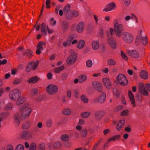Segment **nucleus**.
<instances>
[{
    "mask_svg": "<svg viewBox=\"0 0 150 150\" xmlns=\"http://www.w3.org/2000/svg\"><path fill=\"white\" fill-rule=\"evenodd\" d=\"M64 69V66H62L59 67H57L54 69V71L56 73H59L61 71L63 70Z\"/></svg>",
    "mask_w": 150,
    "mask_h": 150,
    "instance_id": "nucleus-34",
    "label": "nucleus"
},
{
    "mask_svg": "<svg viewBox=\"0 0 150 150\" xmlns=\"http://www.w3.org/2000/svg\"><path fill=\"white\" fill-rule=\"evenodd\" d=\"M139 87L140 92L142 94L146 96L148 95L149 93L145 88L143 84L142 83H139Z\"/></svg>",
    "mask_w": 150,
    "mask_h": 150,
    "instance_id": "nucleus-11",
    "label": "nucleus"
},
{
    "mask_svg": "<svg viewBox=\"0 0 150 150\" xmlns=\"http://www.w3.org/2000/svg\"><path fill=\"white\" fill-rule=\"evenodd\" d=\"M16 105H20L23 103L26 100V98L24 97H21L18 98L16 100Z\"/></svg>",
    "mask_w": 150,
    "mask_h": 150,
    "instance_id": "nucleus-22",
    "label": "nucleus"
},
{
    "mask_svg": "<svg viewBox=\"0 0 150 150\" xmlns=\"http://www.w3.org/2000/svg\"><path fill=\"white\" fill-rule=\"evenodd\" d=\"M125 123V120L124 119H122L120 120L116 126V129L117 130H120L122 127L123 126Z\"/></svg>",
    "mask_w": 150,
    "mask_h": 150,
    "instance_id": "nucleus-23",
    "label": "nucleus"
},
{
    "mask_svg": "<svg viewBox=\"0 0 150 150\" xmlns=\"http://www.w3.org/2000/svg\"><path fill=\"white\" fill-rule=\"evenodd\" d=\"M38 92L37 89L35 88H33L32 90L31 94L34 95L36 94Z\"/></svg>",
    "mask_w": 150,
    "mask_h": 150,
    "instance_id": "nucleus-61",
    "label": "nucleus"
},
{
    "mask_svg": "<svg viewBox=\"0 0 150 150\" xmlns=\"http://www.w3.org/2000/svg\"><path fill=\"white\" fill-rule=\"evenodd\" d=\"M21 96L20 91L18 89H16L11 91L10 93L9 97L11 100L16 101L18 98Z\"/></svg>",
    "mask_w": 150,
    "mask_h": 150,
    "instance_id": "nucleus-4",
    "label": "nucleus"
},
{
    "mask_svg": "<svg viewBox=\"0 0 150 150\" xmlns=\"http://www.w3.org/2000/svg\"><path fill=\"white\" fill-rule=\"evenodd\" d=\"M24 54L29 57H30L33 55V52L30 50H27L24 52Z\"/></svg>",
    "mask_w": 150,
    "mask_h": 150,
    "instance_id": "nucleus-36",
    "label": "nucleus"
},
{
    "mask_svg": "<svg viewBox=\"0 0 150 150\" xmlns=\"http://www.w3.org/2000/svg\"><path fill=\"white\" fill-rule=\"evenodd\" d=\"M102 81L107 88L110 89L112 87V83L111 81L108 78H105L102 79Z\"/></svg>",
    "mask_w": 150,
    "mask_h": 150,
    "instance_id": "nucleus-12",
    "label": "nucleus"
},
{
    "mask_svg": "<svg viewBox=\"0 0 150 150\" xmlns=\"http://www.w3.org/2000/svg\"><path fill=\"white\" fill-rule=\"evenodd\" d=\"M145 87L150 92V84L146 83L145 84Z\"/></svg>",
    "mask_w": 150,
    "mask_h": 150,
    "instance_id": "nucleus-62",
    "label": "nucleus"
},
{
    "mask_svg": "<svg viewBox=\"0 0 150 150\" xmlns=\"http://www.w3.org/2000/svg\"><path fill=\"white\" fill-rule=\"evenodd\" d=\"M106 98V95L105 93L103 92L102 95L100 96L98 98L93 100V101L95 102H98L100 103H103L105 100Z\"/></svg>",
    "mask_w": 150,
    "mask_h": 150,
    "instance_id": "nucleus-14",
    "label": "nucleus"
},
{
    "mask_svg": "<svg viewBox=\"0 0 150 150\" xmlns=\"http://www.w3.org/2000/svg\"><path fill=\"white\" fill-rule=\"evenodd\" d=\"M123 108V106L121 105H120L117 106L115 110L116 111L120 110Z\"/></svg>",
    "mask_w": 150,
    "mask_h": 150,
    "instance_id": "nucleus-63",
    "label": "nucleus"
},
{
    "mask_svg": "<svg viewBox=\"0 0 150 150\" xmlns=\"http://www.w3.org/2000/svg\"><path fill=\"white\" fill-rule=\"evenodd\" d=\"M56 21L54 20L53 18H52L50 20L51 24L52 25H55L56 24Z\"/></svg>",
    "mask_w": 150,
    "mask_h": 150,
    "instance_id": "nucleus-64",
    "label": "nucleus"
},
{
    "mask_svg": "<svg viewBox=\"0 0 150 150\" xmlns=\"http://www.w3.org/2000/svg\"><path fill=\"white\" fill-rule=\"evenodd\" d=\"M46 89L49 94H53L57 91L58 88L56 85L50 84L47 86Z\"/></svg>",
    "mask_w": 150,
    "mask_h": 150,
    "instance_id": "nucleus-9",
    "label": "nucleus"
},
{
    "mask_svg": "<svg viewBox=\"0 0 150 150\" xmlns=\"http://www.w3.org/2000/svg\"><path fill=\"white\" fill-rule=\"evenodd\" d=\"M61 140L63 142L68 141L69 139V137L68 134H63L60 137Z\"/></svg>",
    "mask_w": 150,
    "mask_h": 150,
    "instance_id": "nucleus-27",
    "label": "nucleus"
},
{
    "mask_svg": "<svg viewBox=\"0 0 150 150\" xmlns=\"http://www.w3.org/2000/svg\"><path fill=\"white\" fill-rule=\"evenodd\" d=\"M36 150V144L34 143H32L30 145L29 150Z\"/></svg>",
    "mask_w": 150,
    "mask_h": 150,
    "instance_id": "nucleus-39",
    "label": "nucleus"
},
{
    "mask_svg": "<svg viewBox=\"0 0 150 150\" xmlns=\"http://www.w3.org/2000/svg\"><path fill=\"white\" fill-rule=\"evenodd\" d=\"M12 108V104L9 103L7 104L4 107V109L6 110H11Z\"/></svg>",
    "mask_w": 150,
    "mask_h": 150,
    "instance_id": "nucleus-37",
    "label": "nucleus"
},
{
    "mask_svg": "<svg viewBox=\"0 0 150 150\" xmlns=\"http://www.w3.org/2000/svg\"><path fill=\"white\" fill-rule=\"evenodd\" d=\"M41 31L43 35L45 36L47 34V30L48 26L45 23H42L41 24Z\"/></svg>",
    "mask_w": 150,
    "mask_h": 150,
    "instance_id": "nucleus-15",
    "label": "nucleus"
},
{
    "mask_svg": "<svg viewBox=\"0 0 150 150\" xmlns=\"http://www.w3.org/2000/svg\"><path fill=\"white\" fill-rule=\"evenodd\" d=\"M90 114V113L88 112H83L81 115L82 117L84 118H86Z\"/></svg>",
    "mask_w": 150,
    "mask_h": 150,
    "instance_id": "nucleus-44",
    "label": "nucleus"
},
{
    "mask_svg": "<svg viewBox=\"0 0 150 150\" xmlns=\"http://www.w3.org/2000/svg\"><path fill=\"white\" fill-rule=\"evenodd\" d=\"M113 24L114 27L119 25L118 21L117 19H115L113 20Z\"/></svg>",
    "mask_w": 150,
    "mask_h": 150,
    "instance_id": "nucleus-55",
    "label": "nucleus"
},
{
    "mask_svg": "<svg viewBox=\"0 0 150 150\" xmlns=\"http://www.w3.org/2000/svg\"><path fill=\"white\" fill-rule=\"evenodd\" d=\"M114 27V29L115 33L118 37H120L122 35V32L124 30L123 26L122 24H119V25L116 26Z\"/></svg>",
    "mask_w": 150,
    "mask_h": 150,
    "instance_id": "nucleus-8",
    "label": "nucleus"
},
{
    "mask_svg": "<svg viewBox=\"0 0 150 150\" xmlns=\"http://www.w3.org/2000/svg\"><path fill=\"white\" fill-rule=\"evenodd\" d=\"M128 96L132 105L134 107H135V101L134 96L132 91L130 90L128 91Z\"/></svg>",
    "mask_w": 150,
    "mask_h": 150,
    "instance_id": "nucleus-19",
    "label": "nucleus"
},
{
    "mask_svg": "<svg viewBox=\"0 0 150 150\" xmlns=\"http://www.w3.org/2000/svg\"><path fill=\"white\" fill-rule=\"evenodd\" d=\"M129 55L134 58H137L139 57V54L136 50L129 51L128 52Z\"/></svg>",
    "mask_w": 150,
    "mask_h": 150,
    "instance_id": "nucleus-20",
    "label": "nucleus"
},
{
    "mask_svg": "<svg viewBox=\"0 0 150 150\" xmlns=\"http://www.w3.org/2000/svg\"><path fill=\"white\" fill-rule=\"evenodd\" d=\"M62 26L64 29L67 28L68 27V24L66 21H64L62 23Z\"/></svg>",
    "mask_w": 150,
    "mask_h": 150,
    "instance_id": "nucleus-52",
    "label": "nucleus"
},
{
    "mask_svg": "<svg viewBox=\"0 0 150 150\" xmlns=\"http://www.w3.org/2000/svg\"><path fill=\"white\" fill-rule=\"evenodd\" d=\"M45 145L44 144H42L39 145V148L41 150H43L45 149Z\"/></svg>",
    "mask_w": 150,
    "mask_h": 150,
    "instance_id": "nucleus-60",
    "label": "nucleus"
},
{
    "mask_svg": "<svg viewBox=\"0 0 150 150\" xmlns=\"http://www.w3.org/2000/svg\"><path fill=\"white\" fill-rule=\"evenodd\" d=\"M74 38L72 35L69 36L67 40L66 41L64 42L63 45L64 47L70 45Z\"/></svg>",
    "mask_w": 150,
    "mask_h": 150,
    "instance_id": "nucleus-18",
    "label": "nucleus"
},
{
    "mask_svg": "<svg viewBox=\"0 0 150 150\" xmlns=\"http://www.w3.org/2000/svg\"><path fill=\"white\" fill-rule=\"evenodd\" d=\"M113 93L114 95L118 97L119 95V92L116 88L113 89Z\"/></svg>",
    "mask_w": 150,
    "mask_h": 150,
    "instance_id": "nucleus-53",
    "label": "nucleus"
},
{
    "mask_svg": "<svg viewBox=\"0 0 150 150\" xmlns=\"http://www.w3.org/2000/svg\"><path fill=\"white\" fill-rule=\"evenodd\" d=\"M131 18L133 20H135V22H137V19L135 15L134 14H132L131 15Z\"/></svg>",
    "mask_w": 150,
    "mask_h": 150,
    "instance_id": "nucleus-54",
    "label": "nucleus"
},
{
    "mask_svg": "<svg viewBox=\"0 0 150 150\" xmlns=\"http://www.w3.org/2000/svg\"><path fill=\"white\" fill-rule=\"evenodd\" d=\"M121 56L122 58L125 60H127L128 59V58L126 54L123 52L122 51H121Z\"/></svg>",
    "mask_w": 150,
    "mask_h": 150,
    "instance_id": "nucleus-48",
    "label": "nucleus"
},
{
    "mask_svg": "<svg viewBox=\"0 0 150 150\" xmlns=\"http://www.w3.org/2000/svg\"><path fill=\"white\" fill-rule=\"evenodd\" d=\"M39 61L37 60L36 61H32L30 62L27 65L26 71L27 72L30 71L31 69L34 70L37 67Z\"/></svg>",
    "mask_w": 150,
    "mask_h": 150,
    "instance_id": "nucleus-7",
    "label": "nucleus"
},
{
    "mask_svg": "<svg viewBox=\"0 0 150 150\" xmlns=\"http://www.w3.org/2000/svg\"><path fill=\"white\" fill-rule=\"evenodd\" d=\"M120 138V136L119 135H116L108 139L107 142H108L111 141H113L115 140L118 139Z\"/></svg>",
    "mask_w": 150,
    "mask_h": 150,
    "instance_id": "nucleus-31",
    "label": "nucleus"
},
{
    "mask_svg": "<svg viewBox=\"0 0 150 150\" xmlns=\"http://www.w3.org/2000/svg\"><path fill=\"white\" fill-rule=\"evenodd\" d=\"M79 82L80 83H82L86 80L87 76L84 75H80L79 77Z\"/></svg>",
    "mask_w": 150,
    "mask_h": 150,
    "instance_id": "nucleus-30",
    "label": "nucleus"
},
{
    "mask_svg": "<svg viewBox=\"0 0 150 150\" xmlns=\"http://www.w3.org/2000/svg\"><path fill=\"white\" fill-rule=\"evenodd\" d=\"M108 42L110 46L113 49H115L116 48V42L112 38H110L108 40Z\"/></svg>",
    "mask_w": 150,
    "mask_h": 150,
    "instance_id": "nucleus-21",
    "label": "nucleus"
},
{
    "mask_svg": "<svg viewBox=\"0 0 150 150\" xmlns=\"http://www.w3.org/2000/svg\"><path fill=\"white\" fill-rule=\"evenodd\" d=\"M79 91L78 89H76L74 91V95L76 98H78L79 97Z\"/></svg>",
    "mask_w": 150,
    "mask_h": 150,
    "instance_id": "nucleus-47",
    "label": "nucleus"
},
{
    "mask_svg": "<svg viewBox=\"0 0 150 150\" xmlns=\"http://www.w3.org/2000/svg\"><path fill=\"white\" fill-rule=\"evenodd\" d=\"M22 137L23 138L29 139L32 137V135L30 134H28L27 132L24 131L22 133Z\"/></svg>",
    "mask_w": 150,
    "mask_h": 150,
    "instance_id": "nucleus-25",
    "label": "nucleus"
},
{
    "mask_svg": "<svg viewBox=\"0 0 150 150\" xmlns=\"http://www.w3.org/2000/svg\"><path fill=\"white\" fill-rule=\"evenodd\" d=\"M52 122L51 120H48L47 121V125L48 127H50L52 124Z\"/></svg>",
    "mask_w": 150,
    "mask_h": 150,
    "instance_id": "nucleus-57",
    "label": "nucleus"
},
{
    "mask_svg": "<svg viewBox=\"0 0 150 150\" xmlns=\"http://www.w3.org/2000/svg\"><path fill=\"white\" fill-rule=\"evenodd\" d=\"M108 63L110 65H114L115 64V62L112 59H110L108 61Z\"/></svg>",
    "mask_w": 150,
    "mask_h": 150,
    "instance_id": "nucleus-51",
    "label": "nucleus"
},
{
    "mask_svg": "<svg viewBox=\"0 0 150 150\" xmlns=\"http://www.w3.org/2000/svg\"><path fill=\"white\" fill-rule=\"evenodd\" d=\"M81 100L85 103H87L88 102V100L87 97L84 95H82L81 96Z\"/></svg>",
    "mask_w": 150,
    "mask_h": 150,
    "instance_id": "nucleus-43",
    "label": "nucleus"
},
{
    "mask_svg": "<svg viewBox=\"0 0 150 150\" xmlns=\"http://www.w3.org/2000/svg\"><path fill=\"white\" fill-rule=\"evenodd\" d=\"M93 87L99 92H101L103 90V86L101 83L98 81H93L92 82Z\"/></svg>",
    "mask_w": 150,
    "mask_h": 150,
    "instance_id": "nucleus-10",
    "label": "nucleus"
},
{
    "mask_svg": "<svg viewBox=\"0 0 150 150\" xmlns=\"http://www.w3.org/2000/svg\"><path fill=\"white\" fill-rule=\"evenodd\" d=\"M101 140H99L98 142H97L94 145V146L93 147L92 150H95L97 147L98 145L101 142Z\"/></svg>",
    "mask_w": 150,
    "mask_h": 150,
    "instance_id": "nucleus-58",
    "label": "nucleus"
},
{
    "mask_svg": "<svg viewBox=\"0 0 150 150\" xmlns=\"http://www.w3.org/2000/svg\"><path fill=\"white\" fill-rule=\"evenodd\" d=\"M71 7V6L69 5H68L65 6L64 9L63 11L64 13H66L68 12H69V11L70 10Z\"/></svg>",
    "mask_w": 150,
    "mask_h": 150,
    "instance_id": "nucleus-38",
    "label": "nucleus"
},
{
    "mask_svg": "<svg viewBox=\"0 0 150 150\" xmlns=\"http://www.w3.org/2000/svg\"><path fill=\"white\" fill-rule=\"evenodd\" d=\"M62 146L61 143L59 142H56L54 144V146L55 148H60Z\"/></svg>",
    "mask_w": 150,
    "mask_h": 150,
    "instance_id": "nucleus-40",
    "label": "nucleus"
},
{
    "mask_svg": "<svg viewBox=\"0 0 150 150\" xmlns=\"http://www.w3.org/2000/svg\"><path fill=\"white\" fill-rule=\"evenodd\" d=\"M124 4L126 6H128L130 3V0H123Z\"/></svg>",
    "mask_w": 150,
    "mask_h": 150,
    "instance_id": "nucleus-59",
    "label": "nucleus"
},
{
    "mask_svg": "<svg viewBox=\"0 0 150 150\" xmlns=\"http://www.w3.org/2000/svg\"><path fill=\"white\" fill-rule=\"evenodd\" d=\"M14 121L18 125L20 122L19 115L18 113H16L14 117Z\"/></svg>",
    "mask_w": 150,
    "mask_h": 150,
    "instance_id": "nucleus-28",
    "label": "nucleus"
},
{
    "mask_svg": "<svg viewBox=\"0 0 150 150\" xmlns=\"http://www.w3.org/2000/svg\"><path fill=\"white\" fill-rule=\"evenodd\" d=\"M73 17H77L79 16L78 11H71Z\"/></svg>",
    "mask_w": 150,
    "mask_h": 150,
    "instance_id": "nucleus-46",
    "label": "nucleus"
},
{
    "mask_svg": "<svg viewBox=\"0 0 150 150\" xmlns=\"http://www.w3.org/2000/svg\"><path fill=\"white\" fill-rule=\"evenodd\" d=\"M38 80V78L36 76H34L30 79L28 80V82L30 83H35Z\"/></svg>",
    "mask_w": 150,
    "mask_h": 150,
    "instance_id": "nucleus-32",
    "label": "nucleus"
},
{
    "mask_svg": "<svg viewBox=\"0 0 150 150\" xmlns=\"http://www.w3.org/2000/svg\"><path fill=\"white\" fill-rule=\"evenodd\" d=\"M29 127L30 125L28 123H24L22 126V128L24 129H27Z\"/></svg>",
    "mask_w": 150,
    "mask_h": 150,
    "instance_id": "nucleus-50",
    "label": "nucleus"
},
{
    "mask_svg": "<svg viewBox=\"0 0 150 150\" xmlns=\"http://www.w3.org/2000/svg\"><path fill=\"white\" fill-rule=\"evenodd\" d=\"M85 44L84 41L83 40H81L77 44V47L79 49H81L84 46Z\"/></svg>",
    "mask_w": 150,
    "mask_h": 150,
    "instance_id": "nucleus-29",
    "label": "nucleus"
},
{
    "mask_svg": "<svg viewBox=\"0 0 150 150\" xmlns=\"http://www.w3.org/2000/svg\"><path fill=\"white\" fill-rule=\"evenodd\" d=\"M84 24L83 22H80L77 25L76 27V30L79 33H82L84 29Z\"/></svg>",
    "mask_w": 150,
    "mask_h": 150,
    "instance_id": "nucleus-17",
    "label": "nucleus"
},
{
    "mask_svg": "<svg viewBox=\"0 0 150 150\" xmlns=\"http://www.w3.org/2000/svg\"><path fill=\"white\" fill-rule=\"evenodd\" d=\"M20 110L21 112V119L24 120L29 117L32 109L29 103H25L20 108Z\"/></svg>",
    "mask_w": 150,
    "mask_h": 150,
    "instance_id": "nucleus-1",
    "label": "nucleus"
},
{
    "mask_svg": "<svg viewBox=\"0 0 150 150\" xmlns=\"http://www.w3.org/2000/svg\"><path fill=\"white\" fill-rule=\"evenodd\" d=\"M86 66L88 67H91L93 65V63L91 60H88L86 62Z\"/></svg>",
    "mask_w": 150,
    "mask_h": 150,
    "instance_id": "nucleus-45",
    "label": "nucleus"
},
{
    "mask_svg": "<svg viewBox=\"0 0 150 150\" xmlns=\"http://www.w3.org/2000/svg\"><path fill=\"white\" fill-rule=\"evenodd\" d=\"M50 0H47L46 5V8H50Z\"/></svg>",
    "mask_w": 150,
    "mask_h": 150,
    "instance_id": "nucleus-56",
    "label": "nucleus"
},
{
    "mask_svg": "<svg viewBox=\"0 0 150 150\" xmlns=\"http://www.w3.org/2000/svg\"><path fill=\"white\" fill-rule=\"evenodd\" d=\"M92 48L94 50L98 49L99 47V44L98 40L93 41L91 43Z\"/></svg>",
    "mask_w": 150,
    "mask_h": 150,
    "instance_id": "nucleus-24",
    "label": "nucleus"
},
{
    "mask_svg": "<svg viewBox=\"0 0 150 150\" xmlns=\"http://www.w3.org/2000/svg\"><path fill=\"white\" fill-rule=\"evenodd\" d=\"M139 41L141 42L144 45H146L148 43L146 37L145 36L144 37H142L141 35H138L137 37L136 42Z\"/></svg>",
    "mask_w": 150,
    "mask_h": 150,
    "instance_id": "nucleus-16",
    "label": "nucleus"
},
{
    "mask_svg": "<svg viewBox=\"0 0 150 150\" xmlns=\"http://www.w3.org/2000/svg\"><path fill=\"white\" fill-rule=\"evenodd\" d=\"M69 52L71 55L69 57L67 60V63L68 64L75 62L77 58V55L73 50H70Z\"/></svg>",
    "mask_w": 150,
    "mask_h": 150,
    "instance_id": "nucleus-6",
    "label": "nucleus"
},
{
    "mask_svg": "<svg viewBox=\"0 0 150 150\" xmlns=\"http://www.w3.org/2000/svg\"><path fill=\"white\" fill-rule=\"evenodd\" d=\"M117 82L122 86H125L127 84L128 81L125 76L123 74H120L116 77Z\"/></svg>",
    "mask_w": 150,
    "mask_h": 150,
    "instance_id": "nucleus-5",
    "label": "nucleus"
},
{
    "mask_svg": "<svg viewBox=\"0 0 150 150\" xmlns=\"http://www.w3.org/2000/svg\"><path fill=\"white\" fill-rule=\"evenodd\" d=\"M140 75L142 78L144 79H146L148 78L147 73L144 70L142 71L140 73Z\"/></svg>",
    "mask_w": 150,
    "mask_h": 150,
    "instance_id": "nucleus-26",
    "label": "nucleus"
},
{
    "mask_svg": "<svg viewBox=\"0 0 150 150\" xmlns=\"http://www.w3.org/2000/svg\"><path fill=\"white\" fill-rule=\"evenodd\" d=\"M122 38L123 40L128 43H131L133 41L134 37L130 33L124 32L122 34Z\"/></svg>",
    "mask_w": 150,
    "mask_h": 150,
    "instance_id": "nucleus-3",
    "label": "nucleus"
},
{
    "mask_svg": "<svg viewBox=\"0 0 150 150\" xmlns=\"http://www.w3.org/2000/svg\"><path fill=\"white\" fill-rule=\"evenodd\" d=\"M66 14V18L68 20L71 19L73 17L71 11H69V12H68Z\"/></svg>",
    "mask_w": 150,
    "mask_h": 150,
    "instance_id": "nucleus-35",
    "label": "nucleus"
},
{
    "mask_svg": "<svg viewBox=\"0 0 150 150\" xmlns=\"http://www.w3.org/2000/svg\"><path fill=\"white\" fill-rule=\"evenodd\" d=\"M82 127L80 125H77L76 127V129L77 130L74 132V135L75 137L78 138L79 136L82 138L85 137L87 134V131L86 129L81 130Z\"/></svg>",
    "mask_w": 150,
    "mask_h": 150,
    "instance_id": "nucleus-2",
    "label": "nucleus"
},
{
    "mask_svg": "<svg viewBox=\"0 0 150 150\" xmlns=\"http://www.w3.org/2000/svg\"><path fill=\"white\" fill-rule=\"evenodd\" d=\"M45 42L41 41L40 42L37 46V48L42 50H43L42 46L45 45Z\"/></svg>",
    "mask_w": 150,
    "mask_h": 150,
    "instance_id": "nucleus-33",
    "label": "nucleus"
},
{
    "mask_svg": "<svg viewBox=\"0 0 150 150\" xmlns=\"http://www.w3.org/2000/svg\"><path fill=\"white\" fill-rule=\"evenodd\" d=\"M129 111L127 110H123L121 113V115L122 116H125L128 114Z\"/></svg>",
    "mask_w": 150,
    "mask_h": 150,
    "instance_id": "nucleus-49",
    "label": "nucleus"
},
{
    "mask_svg": "<svg viewBox=\"0 0 150 150\" xmlns=\"http://www.w3.org/2000/svg\"><path fill=\"white\" fill-rule=\"evenodd\" d=\"M63 112L64 115H68L70 114L71 112V111L70 109H65L63 110Z\"/></svg>",
    "mask_w": 150,
    "mask_h": 150,
    "instance_id": "nucleus-41",
    "label": "nucleus"
},
{
    "mask_svg": "<svg viewBox=\"0 0 150 150\" xmlns=\"http://www.w3.org/2000/svg\"><path fill=\"white\" fill-rule=\"evenodd\" d=\"M116 5L114 2H111L107 4L103 9L104 11H108L114 10L115 8Z\"/></svg>",
    "mask_w": 150,
    "mask_h": 150,
    "instance_id": "nucleus-13",
    "label": "nucleus"
},
{
    "mask_svg": "<svg viewBox=\"0 0 150 150\" xmlns=\"http://www.w3.org/2000/svg\"><path fill=\"white\" fill-rule=\"evenodd\" d=\"M24 147L22 144H18L16 147L15 150H24Z\"/></svg>",
    "mask_w": 150,
    "mask_h": 150,
    "instance_id": "nucleus-42",
    "label": "nucleus"
}]
</instances>
